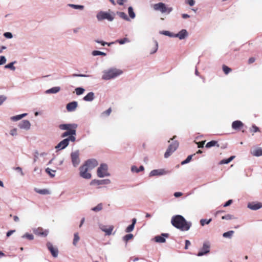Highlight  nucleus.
I'll list each match as a JSON object with an SVG mask.
<instances>
[{
    "mask_svg": "<svg viewBox=\"0 0 262 262\" xmlns=\"http://www.w3.org/2000/svg\"><path fill=\"white\" fill-rule=\"evenodd\" d=\"M98 165L97 161L95 159H92L87 160L83 164L90 171L94 169Z\"/></svg>",
    "mask_w": 262,
    "mask_h": 262,
    "instance_id": "obj_13",
    "label": "nucleus"
},
{
    "mask_svg": "<svg viewBox=\"0 0 262 262\" xmlns=\"http://www.w3.org/2000/svg\"><path fill=\"white\" fill-rule=\"evenodd\" d=\"M76 138L74 136H70L60 141L55 147V148L57 151L66 148L69 144L70 141L74 142Z\"/></svg>",
    "mask_w": 262,
    "mask_h": 262,
    "instance_id": "obj_4",
    "label": "nucleus"
},
{
    "mask_svg": "<svg viewBox=\"0 0 262 262\" xmlns=\"http://www.w3.org/2000/svg\"><path fill=\"white\" fill-rule=\"evenodd\" d=\"M79 174L81 177L85 179H90L92 177L91 174L89 172L90 171L85 166L82 165L79 168Z\"/></svg>",
    "mask_w": 262,
    "mask_h": 262,
    "instance_id": "obj_9",
    "label": "nucleus"
},
{
    "mask_svg": "<svg viewBox=\"0 0 262 262\" xmlns=\"http://www.w3.org/2000/svg\"><path fill=\"white\" fill-rule=\"evenodd\" d=\"M111 181L110 179L103 180H93L91 182V185H108L111 184Z\"/></svg>",
    "mask_w": 262,
    "mask_h": 262,
    "instance_id": "obj_16",
    "label": "nucleus"
},
{
    "mask_svg": "<svg viewBox=\"0 0 262 262\" xmlns=\"http://www.w3.org/2000/svg\"><path fill=\"white\" fill-rule=\"evenodd\" d=\"M14 169L18 172L21 176H24L25 175L23 171L22 168L20 167H16L14 168Z\"/></svg>",
    "mask_w": 262,
    "mask_h": 262,
    "instance_id": "obj_56",
    "label": "nucleus"
},
{
    "mask_svg": "<svg viewBox=\"0 0 262 262\" xmlns=\"http://www.w3.org/2000/svg\"><path fill=\"white\" fill-rule=\"evenodd\" d=\"M78 125L76 123L62 124L59 125V127L61 130H70L75 129Z\"/></svg>",
    "mask_w": 262,
    "mask_h": 262,
    "instance_id": "obj_14",
    "label": "nucleus"
},
{
    "mask_svg": "<svg viewBox=\"0 0 262 262\" xmlns=\"http://www.w3.org/2000/svg\"><path fill=\"white\" fill-rule=\"evenodd\" d=\"M154 10L159 11L161 13H170L173 10L172 7H167L166 5L163 3H159L153 6Z\"/></svg>",
    "mask_w": 262,
    "mask_h": 262,
    "instance_id": "obj_6",
    "label": "nucleus"
},
{
    "mask_svg": "<svg viewBox=\"0 0 262 262\" xmlns=\"http://www.w3.org/2000/svg\"><path fill=\"white\" fill-rule=\"evenodd\" d=\"M154 42L155 43V46L150 50V54H154L155 53L157 52L158 49V42L156 40H154Z\"/></svg>",
    "mask_w": 262,
    "mask_h": 262,
    "instance_id": "obj_29",
    "label": "nucleus"
},
{
    "mask_svg": "<svg viewBox=\"0 0 262 262\" xmlns=\"http://www.w3.org/2000/svg\"><path fill=\"white\" fill-rule=\"evenodd\" d=\"M168 234L162 233L161 235L156 236L155 237V241L157 243H164L165 242L166 239L165 237H167Z\"/></svg>",
    "mask_w": 262,
    "mask_h": 262,
    "instance_id": "obj_22",
    "label": "nucleus"
},
{
    "mask_svg": "<svg viewBox=\"0 0 262 262\" xmlns=\"http://www.w3.org/2000/svg\"><path fill=\"white\" fill-rule=\"evenodd\" d=\"M250 130L251 132H254V133H256V132H259V129L256 125H253L252 126V128L250 129Z\"/></svg>",
    "mask_w": 262,
    "mask_h": 262,
    "instance_id": "obj_58",
    "label": "nucleus"
},
{
    "mask_svg": "<svg viewBox=\"0 0 262 262\" xmlns=\"http://www.w3.org/2000/svg\"><path fill=\"white\" fill-rule=\"evenodd\" d=\"M117 14L121 18H122L126 21H130L129 17L127 16V15L124 12H118L117 13Z\"/></svg>",
    "mask_w": 262,
    "mask_h": 262,
    "instance_id": "obj_30",
    "label": "nucleus"
},
{
    "mask_svg": "<svg viewBox=\"0 0 262 262\" xmlns=\"http://www.w3.org/2000/svg\"><path fill=\"white\" fill-rule=\"evenodd\" d=\"M128 13L129 15V16L132 19H134L136 17L135 13L134 11L133 8L132 7H129L128 8Z\"/></svg>",
    "mask_w": 262,
    "mask_h": 262,
    "instance_id": "obj_32",
    "label": "nucleus"
},
{
    "mask_svg": "<svg viewBox=\"0 0 262 262\" xmlns=\"http://www.w3.org/2000/svg\"><path fill=\"white\" fill-rule=\"evenodd\" d=\"M212 220L211 219L207 220V219H201L200 220V224L202 226H204L206 224H209L211 222Z\"/></svg>",
    "mask_w": 262,
    "mask_h": 262,
    "instance_id": "obj_43",
    "label": "nucleus"
},
{
    "mask_svg": "<svg viewBox=\"0 0 262 262\" xmlns=\"http://www.w3.org/2000/svg\"><path fill=\"white\" fill-rule=\"evenodd\" d=\"M170 173V171L164 168L154 169L149 173V177H152L155 176H162L166 175Z\"/></svg>",
    "mask_w": 262,
    "mask_h": 262,
    "instance_id": "obj_7",
    "label": "nucleus"
},
{
    "mask_svg": "<svg viewBox=\"0 0 262 262\" xmlns=\"http://www.w3.org/2000/svg\"><path fill=\"white\" fill-rule=\"evenodd\" d=\"M116 42H118L120 45H123L125 43H128L130 42V40L127 38H123V39H118L116 40Z\"/></svg>",
    "mask_w": 262,
    "mask_h": 262,
    "instance_id": "obj_40",
    "label": "nucleus"
},
{
    "mask_svg": "<svg viewBox=\"0 0 262 262\" xmlns=\"http://www.w3.org/2000/svg\"><path fill=\"white\" fill-rule=\"evenodd\" d=\"M21 119L20 115H18L16 116H12L10 118V120L13 121H17Z\"/></svg>",
    "mask_w": 262,
    "mask_h": 262,
    "instance_id": "obj_53",
    "label": "nucleus"
},
{
    "mask_svg": "<svg viewBox=\"0 0 262 262\" xmlns=\"http://www.w3.org/2000/svg\"><path fill=\"white\" fill-rule=\"evenodd\" d=\"M92 54L94 56H98V55H102V56H105L106 54L103 52H101L99 51H93L92 53Z\"/></svg>",
    "mask_w": 262,
    "mask_h": 262,
    "instance_id": "obj_45",
    "label": "nucleus"
},
{
    "mask_svg": "<svg viewBox=\"0 0 262 262\" xmlns=\"http://www.w3.org/2000/svg\"><path fill=\"white\" fill-rule=\"evenodd\" d=\"M75 90L77 95H80L82 94L85 91V90L83 88L81 87L77 88L75 89Z\"/></svg>",
    "mask_w": 262,
    "mask_h": 262,
    "instance_id": "obj_42",
    "label": "nucleus"
},
{
    "mask_svg": "<svg viewBox=\"0 0 262 262\" xmlns=\"http://www.w3.org/2000/svg\"><path fill=\"white\" fill-rule=\"evenodd\" d=\"M60 89H61L60 87H59V86L53 87L50 89L46 90L45 91V93L46 94H56L60 91Z\"/></svg>",
    "mask_w": 262,
    "mask_h": 262,
    "instance_id": "obj_23",
    "label": "nucleus"
},
{
    "mask_svg": "<svg viewBox=\"0 0 262 262\" xmlns=\"http://www.w3.org/2000/svg\"><path fill=\"white\" fill-rule=\"evenodd\" d=\"M192 156H193V155H189V156H188L187 157V158L185 160L181 162V164L182 165H184V164H186L187 163H188L191 161Z\"/></svg>",
    "mask_w": 262,
    "mask_h": 262,
    "instance_id": "obj_48",
    "label": "nucleus"
},
{
    "mask_svg": "<svg viewBox=\"0 0 262 262\" xmlns=\"http://www.w3.org/2000/svg\"><path fill=\"white\" fill-rule=\"evenodd\" d=\"M144 169V168L143 166H140L139 168L136 166H133L131 167V171L133 172L138 173L140 171H143Z\"/></svg>",
    "mask_w": 262,
    "mask_h": 262,
    "instance_id": "obj_28",
    "label": "nucleus"
},
{
    "mask_svg": "<svg viewBox=\"0 0 262 262\" xmlns=\"http://www.w3.org/2000/svg\"><path fill=\"white\" fill-rule=\"evenodd\" d=\"M103 208V205L102 203L98 204L96 206L91 208V210L98 212L101 211Z\"/></svg>",
    "mask_w": 262,
    "mask_h": 262,
    "instance_id": "obj_31",
    "label": "nucleus"
},
{
    "mask_svg": "<svg viewBox=\"0 0 262 262\" xmlns=\"http://www.w3.org/2000/svg\"><path fill=\"white\" fill-rule=\"evenodd\" d=\"M123 73V71L117 68H110L102 71V79L109 80L115 79Z\"/></svg>",
    "mask_w": 262,
    "mask_h": 262,
    "instance_id": "obj_2",
    "label": "nucleus"
},
{
    "mask_svg": "<svg viewBox=\"0 0 262 262\" xmlns=\"http://www.w3.org/2000/svg\"><path fill=\"white\" fill-rule=\"evenodd\" d=\"M72 163L74 167H77L80 163L79 151L76 150L71 154Z\"/></svg>",
    "mask_w": 262,
    "mask_h": 262,
    "instance_id": "obj_10",
    "label": "nucleus"
},
{
    "mask_svg": "<svg viewBox=\"0 0 262 262\" xmlns=\"http://www.w3.org/2000/svg\"><path fill=\"white\" fill-rule=\"evenodd\" d=\"M171 223L174 227L182 231H188L191 225L190 222H187L181 215L173 216L171 217Z\"/></svg>",
    "mask_w": 262,
    "mask_h": 262,
    "instance_id": "obj_1",
    "label": "nucleus"
},
{
    "mask_svg": "<svg viewBox=\"0 0 262 262\" xmlns=\"http://www.w3.org/2000/svg\"><path fill=\"white\" fill-rule=\"evenodd\" d=\"M112 112V110L111 108H109L108 109H107L106 111H105V112H104L102 114L103 115H106V116H109L110 114H111Z\"/></svg>",
    "mask_w": 262,
    "mask_h": 262,
    "instance_id": "obj_63",
    "label": "nucleus"
},
{
    "mask_svg": "<svg viewBox=\"0 0 262 262\" xmlns=\"http://www.w3.org/2000/svg\"><path fill=\"white\" fill-rule=\"evenodd\" d=\"M4 36L6 38H9V39H11V38H12L13 37V35H12V34L11 32H5L4 34Z\"/></svg>",
    "mask_w": 262,
    "mask_h": 262,
    "instance_id": "obj_57",
    "label": "nucleus"
},
{
    "mask_svg": "<svg viewBox=\"0 0 262 262\" xmlns=\"http://www.w3.org/2000/svg\"><path fill=\"white\" fill-rule=\"evenodd\" d=\"M78 106V103L76 101H72L67 104L66 108L69 112L74 111Z\"/></svg>",
    "mask_w": 262,
    "mask_h": 262,
    "instance_id": "obj_20",
    "label": "nucleus"
},
{
    "mask_svg": "<svg viewBox=\"0 0 262 262\" xmlns=\"http://www.w3.org/2000/svg\"><path fill=\"white\" fill-rule=\"evenodd\" d=\"M72 76L73 77H91V76L89 75H85V74H73L72 75Z\"/></svg>",
    "mask_w": 262,
    "mask_h": 262,
    "instance_id": "obj_54",
    "label": "nucleus"
},
{
    "mask_svg": "<svg viewBox=\"0 0 262 262\" xmlns=\"http://www.w3.org/2000/svg\"><path fill=\"white\" fill-rule=\"evenodd\" d=\"M189 35L188 31L186 29H182L178 33L174 34V37L178 38L180 40L186 38Z\"/></svg>",
    "mask_w": 262,
    "mask_h": 262,
    "instance_id": "obj_15",
    "label": "nucleus"
},
{
    "mask_svg": "<svg viewBox=\"0 0 262 262\" xmlns=\"http://www.w3.org/2000/svg\"><path fill=\"white\" fill-rule=\"evenodd\" d=\"M96 42L97 43H100L102 46H104L105 45H107L108 46H110L111 44L113 43V42L111 43H107L106 42H104L103 41H100V40H96Z\"/></svg>",
    "mask_w": 262,
    "mask_h": 262,
    "instance_id": "obj_59",
    "label": "nucleus"
},
{
    "mask_svg": "<svg viewBox=\"0 0 262 262\" xmlns=\"http://www.w3.org/2000/svg\"><path fill=\"white\" fill-rule=\"evenodd\" d=\"M68 6L74 9H78V10H83L84 9V6L83 5H75V4H68Z\"/></svg>",
    "mask_w": 262,
    "mask_h": 262,
    "instance_id": "obj_36",
    "label": "nucleus"
},
{
    "mask_svg": "<svg viewBox=\"0 0 262 262\" xmlns=\"http://www.w3.org/2000/svg\"><path fill=\"white\" fill-rule=\"evenodd\" d=\"M18 126L20 129L28 130L30 128L31 123L28 120H24L19 123Z\"/></svg>",
    "mask_w": 262,
    "mask_h": 262,
    "instance_id": "obj_18",
    "label": "nucleus"
},
{
    "mask_svg": "<svg viewBox=\"0 0 262 262\" xmlns=\"http://www.w3.org/2000/svg\"><path fill=\"white\" fill-rule=\"evenodd\" d=\"M222 219L223 220H231L235 219V217L233 215L227 214L224 216H223Z\"/></svg>",
    "mask_w": 262,
    "mask_h": 262,
    "instance_id": "obj_44",
    "label": "nucleus"
},
{
    "mask_svg": "<svg viewBox=\"0 0 262 262\" xmlns=\"http://www.w3.org/2000/svg\"><path fill=\"white\" fill-rule=\"evenodd\" d=\"M10 134L12 136H16L17 135V129L16 128L11 129Z\"/></svg>",
    "mask_w": 262,
    "mask_h": 262,
    "instance_id": "obj_51",
    "label": "nucleus"
},
{
    "mask_svg": "<svg viewBox=\"0 0 262 262\" xmlns=\"http://www.w3.org/2000/svg\"><path fill=\"white\" fill-rule=\"evenodd\" d=\"M134 236L132 234H128L124 236L122 238L123 240L127 243L129 240L132 239L133 238Z\"/></svg>",
    "mask_w": 262,
    "mask_h": 262,
    "instance_id": "obj_41",
    "label": "nucleus"
},
{
    "mask_svg": "<svg viewBox=\"0 0 262 262\" xmlns=\"http://www.w3.org/2000/svg\"><path fill=\"white\" fill-rule=\"evenodd\" d=\"M248 208L252 210H256L262 208V203H250L248 204Z\"/></svg>",
    "mask_w": 262,
    "mask_h": 262,
    "instance_id": "obj_21",
    "label": "nucleus"
},
{
    "mask_svg": "<svg viewBox=\"0 0 262 262\" xmlns=\"http://www.w3.org/2000/svg\"><path fill=\"white\" fill-rule=\"evenodd\" d=\"M98 226H99V228L101 231L105 232V235H111L112 233V231L114 228L113 225L106 226V225H103L102 224H99L98 225Z\"/></svg>",
    "mask_w": 262,
    "mask_h": 262,
    "instance_id": "obj_12",
    "label": "nucleus"
},
{
    "mask_svg": "<svg viewBox=\"0 0 262 262\" xmlns=\"http://www.w3.org/2000/svg\"><path fill=\"white\" fill-rule=\"evenodd\" d=\"M196 144H198V147L199 148H203L204 147V145L205 143V141L200 142H195Z\"/></svg>",
    "mask_w": 262,
    "mask_h": 262,
    "instance_id": "obj_62",
    "label": "nucleus"
},
{
    "mask_svg": "<svg viewBox=\"0 0 262 262\" xmlns=\"http://www.w3.org/2000/svg\"><path fill=\"white\" fill-rule=\"evenodd\" d=\"M251 154L256 157H259L262 155V148L256 147L251 151Z\"/></svg>",
    "mask_w": 262,
    "mask_h": 262,
    "instance_id": "obj_26",
    "label": "nucleus"
},
{
    "mask_svg": "<svg viewBox=\"0 0 262 262\" xmlns=\"http://www.w3.org/2000/svg\"><path fill=\"white\" fill-rule=\"evenodd\" d=\"M7 97L5 95H0V106L6 100Z\"/></svg>",
    "mask_w": 262,
    "mask_h": 262,
    "instance_id": "obj_55",
    "label": "nucleus"
},
{
    "mask_svg": "<svg viewBox=\"0 0 262 262\" xmlns=\"http://www.w3.org/2000/svg\"><path fill=\"white\" fill-rule=\"evenodd\" d=\"M235 158V156H231L229 158L227 159H224L221 160L220 162V164H228L230 163L231 161H232Z\"/></svg>",
    "mask_w": 262,
    "mask_h": 262,
    "instance_id": "obj_33",
    "label": "nucleus"
},
{
    "mask_svg": "<svg viewBox=\"0 0 262 262\" xmlns=\"http://www.w3.org/2000/svg\"><path fill=\"white\" fill-rule=\"evenodd\" d=\"M244 124L241 121H235L232 123V127L234 129H238L243 126Z\"/></svg>",
    "mask_w": 262,
    "mask_h": 262,
    "instance_id": "obj_24",
    "label": "nucleus"
},
{
    "mask_svg": "<svg viewBox=\"0 0 262 262\" xmlns=\"http://www.w3.org/2000/svg\"><path fill=\"white\" fill-rule=\"evenodd\" d=\"M223 70L225 74H228L231 71V69L226 66L224 65L223 66Z\"/></svg>",
    "mask_w": 262,
    "mask_h": 262,
    "instance_id": "obj_49",
    "label": "nucleus"
},
{
    "mask_svg": "<svg viewBox=\"0 0 262 262\" xmlns=\"http://www.w3.org/2000/svg\"><path fill=\"white\" fill-rule=\"evenodd\" d=\"M210 245L209 242H205L203 243V247L197 254V256H202L206 254H208L210 252Z\"/></svg>",
    "mask_w": 262,
    "mask_h": 262,
    "instance_id": "obj_11",
    "label": "nucleus"
},
{
    "mask_svg": "<svg viewBox=\"0 0 262 262\" xmlns=\"http://www.w3.org/2000/svg\"><path fill=\"white\" fill-rule=\"evenodd\" d=\"M79 239H80V237L79 236L78 233H75L74 234V239H73V244L74 246H76L78 242V241H79Z\"/></svg>",
    "mask_w": 262,
    "mask_h": 262,
    "instance_id": "obj_39",
    "label": "nucleus"
},
{
    "mask_svg": "<svg viewBox=\"0 0 262 262\" xmlns=\"http://www.w3.org/2000/svg\"><path fill=\"white\" fill-rule=\"evenodd\" d=\"M185 2L190 6H193L195 4V2L194 0H185Z\"/></svg>",
    "mask_w": 262,
    "mask_h": 262,
    "instance_id": "obj_61",
    "label": "nucleus"
},
{
    "mask_svg": "<svg viewBox=\"0 0 262 262\" xmlns=\"http://www.w3.org/2000/svg\"><path fill=\"white\" fill-rule=\"evenodd\" d=\"M127 0H117V3L119 5H123L124 3L126 2Z\"/></svg>",
    "mask_w": 262,
    "mask_h": 262,
    "instance_id": "obj_64",
    "label": "nucleus"
},
{
    "mask_svg": "<svg viewBox=\"0 0 262 262\" xmlns=\"http://www.w3.org/2000/svg\"><path fill=\"white\" fill-rule=\"evenodd\" d=\"M22 237L23 238H27L29 239V240H32L34 238V236L31 234H29L28 233L25 234Z\"/></svg>",
    "mask_w": 262,
    "mask_h": 262,
    "instance_id": "obj_50",
    "label": "nucleus"
},
{
    "mask_svg": "<svg viewBox=\"0 0 262 262\" xmlns=\"http://www.w3.org/2000/svg\"><path fill=\"white\" fill-rule=\"evenodd\" d=\"M108 169V165L106 164H101L97 170V176L100 178L110 176Z\"/></svg>",
    "mask_w": 262,
    "mask_h": 262,
    "instance_id": "obj_5",
    "label": "nucleus"
},
{
    "mask_svg": "<svg viewBox=\"0 0 262 262\" xmlns=\"http://www.w3.org/2000/svg\"><path fill=\"white\" fill-rule=\"evenodd\" d=\"M46 172L50 175L51 178H53L55 177V173L56 172L55 170H53L50 168H47L45 169Z\"/></svg>",
    "mask_w": 262,
    "mask_h": 262,
    "instance_id": "obj_37",
    "label": "nucleus"
},
{
    "mask_svg": "<svg viewBox=\"0 0 262 262\" xmlns=\"http://www.w3.org/2000/svg\"><path fill=\"white\" fill-rule=\"evenodd\" d=\"M76 135V131L75 129H72V130H67L66 132H65L64 133H63L62 135H61V137H63V138H64L66 137H67V136H74L75 137Z\"/></svg>",
    "mask_w": 262,
    "mask_h": 262,
    "instance_id": "obj_25",
    "label": "nucleus"
},
{
    "mask_svg": "<svg viewBox=\"0 0 262 262\" xmlns=\"http://www.w3.org/2000/svg\"><path fill=\"white\" fill-rule=\"evenodd\" d=\"M6 62V58L4 56H1L0 57V66L3 65Z\"/></svg>",
    "mask_w": 262,
    "mask_h": 262,
    "instance_id": "obj_60",
    "label": "nucleus"
},
{
    "mask_svg": "<svg viewBox=\"0 0 262 262\" xmlns=\"http://www.w3.org/2000/svg\"><path fill=\"white\" fill-rule=\"evenodd\" d=\"M14 62H12L5 66V68L6 69H10L12 71H14L15 70V67L14 66Z\"/></svg>",
    "mask_w": 262,
    "mask_h": 262,
    "instance_id": "obj_47",
    "label": "nucleus"
},
{
    "mask_svg": "<svg viewBox=\"0 0 262 262\" xmlns=\"http://www.w3.org/2000/svg\"><path fill=\"white\" fill-rule=\"evenodd\" d=\"M234 233V231L231 230V231L224 233L223 234V236L225 238H231Z\"/></svg>",
    "mask_w": 262,
    "mask_h": 262,
    "instance_id": "obj_34",
    "label": "nucleus"
},
{
    "mask_svg": "<svg viewBox=\"0 0 262 262\" xmlns=\"http://www.w3.org/2000/svg\"><path fill=\"white\" fill-rule=\"evenodd\" d=\"M179 143L177 141L172 142L167 149L164 154V157L165 158H168L177 149Z\"/></svg>",
    "mask_w": 262,
    "mask_h": 262,
    "instance_id": "obj_8",
    "label": "nucleus"
},
{
    "mask_svg": "<svg viewBox=\"0 0 262 262\" xmlns=\"http://www.w3.org/2000/svg\"><path fill=\"white\" fill-rule=\"evenodd\" d=\"M160 34L169 36L170 37H174V33L170 32L168 31H160Z\"/></svg>",
    "mask_w": 262,
    "mask_h": 262,
    "instance_id": "obj_38",
    "label": "nucleus"
},
{
    "mask_svg": "<svg viewBox=\"0 0 262 262\" xmlns=\"http://www.w3.org/2000/svg\"><path fill=\"white\" fill-rule=\"evenodd\" d=\"M33 231L36 235L44 237L47 236L49 233L48 230H44L42 228H34L33 229Z\"/></svg>",
    "mask_w": 262,
    "mask_h": 262,
    "instance_id": "obj_17",
    "label": "nucleus"
},
{
    "mask_svg": "<svg viewBox=\"0 0 262 262\" xmlns=\"http://www.w3.org/2000/svg\"><path fill=\"white\" fill-rule=\"evenodd\" d=\"M47 246L52 256L54 257H57L58 254L57 248L54 247L53 245L50 242L47 243Z\"/></svg>",
    "mask_w": 262,
    "mask_h": 262,
    "instance_id": "obj_19",
    "label": "nucleus"
},
{
    "mask_svg": "<svg viewBox=\"0 0 262 262\" xmlns=\"http://www.w3.org/2000/svg\"><path fill=\"white\" fill-rule=\"evenodd\" d=\"M94 99V93L92 92H89L86 96H85L83 99L85 101H92Z\"/></svg>",
    "mask_w": 262,
    "mask_h": 262,
    "instance_id": "obj_27",
    "label": "nucleus"
},
{
    "mask_svg": "<svg viewBox=\"0 0 262 262\" xmlns=\"http://www.w3.org/2000/svg\"><path fill=\"white\" fill-rule=\"evenodd\" d=\"M115 17V15L113 13H111L108 12L103 11H99L96 15V18L98 20L102 21L104 19H107L110 21H112Z\"/></svg>",
    "mask_w": 262,
    "mask_h": 262,
    "instance_id": "obj_3",
    "label": "nucleus"
},
{
    "mask_svg": "<svg viewBox=\"0 0 262 262\" xmlns=\"http://www.w3.org/2000/svg\"><path fill=\"white\" fill-rule=\"evenodd\" d=\"M217 146L219 147V145L217 144V141H211L208 142L206 145V148H210L213 146Z\"/></svg>",
    "mask_w": 262,
    "mask_h": 262,
    "instance_id": "obj_35",
    "label": "nucleus"
},
{
    "mask_svg": "<svg viewBox=\"0 0 262 262\" xmlns=\"http://www.w3.org/2000/svg\"><path fill=\"white\" fill-rule=\"evenodd\" d=\"M36 192L41 194H46L49 193V191L46 189L35 190Z\"/></svg>",
    "mask_w": 262,
    "mask_h": 262,
    "instance_id": "obj_46",
    "label": "nucleus"
},
{
    "mask_svg": "<svg viewBox=\"0 0 262 262\" xmlns=\"http://www.w3.org/2000/svg\"><path fill=\"white\" fill-rule=\"evenodd\" d=\"M135 226L131 224L129 226H128L125 229V232L127 233H129L132 232L134 229Z\"/></svg>",
    "mask_w": 262,
    "mask_h": 262,
    "instance_id": "obj_52",
    "label": "nucleus"
}]
</instances>
